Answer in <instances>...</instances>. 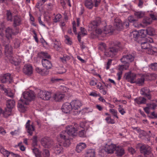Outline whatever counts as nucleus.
Masks as SVG:
<instances>
[{"label":"nucleus","instance_id":"obj_1","mask_svg":"<svg viewBox=\"0 0 157 157\" xmlns=\"http://www.w3.org/2000/svg\"><path fill=\"white\" fill-rule=\"evenodd\" d=\"M81 127V126H78L77 124H75L74 126L68 125L66 127L65 130L59 134L58 138H59L61 140H64L63 144L64 146L67 147L69 145L70 142L69 136H75L76 131Z\"/></svg>","mask_w":157,"mask_h":157},{"label":"nucleus","instance_id":"obj_2","mask_svg":"<svg viewBox=\"0 0 157 157\" xmlns=\"http://www.w3.org/2000/svg\"><path fill=\"white\" fill-rule=\"evenodd\" d=\"M24 99H21L18 102V107L21 112H24L26 110V107L25 105L29 104V102L35 98L34 92L32 90L25 91L23 93Z\"/></svg>","mask_w":157,"mask_h":157},{"label":"nucleus","instance_id":"obj_3","mask_svg":"<svg viewBox=\"0 0 157 157\" xmlns=\"http://www.w3.org/2000/svg\"><path fill=\"white\" fill-rule=\"evenodd\" d=\"M134 57L131 54H127L123 56L121 59V61L123 64L122 65H119L118 66V72L117 74L118 76V80H120L121 78L122 71L126 70L128 68L129 63L132 62L134 59Z\"/></svg>","mask_w":157,"mask_h":157},{"label":"nucleus","instance_id":"obj_4","mask_svg":"<svg viewBox=\"0 0 157 157\" xmlns=\"http://www.w3.org/2000/svg\"><path fill=\"white\" fill-rule=\"evenodd\" d=\"M5 42L3 44L4 47L5 54L9 60V61L12 64L15 66L18 65L20 62V61L16 58L13 55V48L8 40Z\"/></svg>","mask_w":157,"mask_h":157},{"label":"nucleus","instance_id":"obj_5","mask_svg":"<svg viewBox=\"0 0 157 157\" xmlns=\"http://www.w3.org/2000/svg\"><path fill=\"white\" fill-rule=\"evenodd\" d=\"M137 147H139L140 152L144 155L147 156L149 155L151 157L152 155V149L151 147L148 145L142 144H139Z\"/></svg>","mask_w":157,"mask_h":157},{"label":"nucleus","instance_id":"obj_6","mask_svg":"<svg viewBox=\"0 0 157 157\" xmlns=\"http://www.w3.org/2000/svg\"><path fill=\"white\" fill-rule=\"evenodd\" d=\"M121 47L120 43L118 42L114 46L105 51V55L108 57L113 56L118 51L119 48Z\"/></svg>","mask_w":157,"mask_h":157},{"label":"nucleus","instance_id":"obj_7","mask_svg":"<svg viewBox=\"0 0 157 157\" xmlns=\"http://www.w3.org/2000/svg\"><path fill=\"white\" fill-rule=\"evenodd\" d=\"M141 46L142 49L147 50V52L149 54H153L157 52V48L152 47L145 41L141 43Z\"/></svg>","mask_w":157,"mask_h":157},{"label":"nucleus","instance_id":"obj_8","mask_svg":"<svg viewBox=\"0 0 157 157\" xmlns=\"http://www.w3.org/2000/svg\"><path fill=\"white\" fill-rule=\"evenodd\" d=\"M39 97L44 100H48L51 97V93L46 91L40 90L38 93Z\"/></svg>","mask_w":157,"mask_h":157},{"label":"nucleus","instance_id":"obj_9","mask_svg":"<svg viewBox=\"0 0 157 157\" xmlns=\"http://www.w3.org/2000/svg\"><path fill=\"white\" fill-rule=\"evenodd\" d=\"M41 142L42 145L46 148L50 147L53 144L52 141L50 138L48 137L42 138Z\"/></svg>","mask_w":157,"mask_h":157},{"label":"nucleus","instance_id":"obj_10","mask_svg":"<svg viewBox=\"0 0 157 157\" xmlns=\"http://www.w3.org/2000/svg\"><path fill=\"white\" fill-rule=\"evenodd\" d=\"M101 18L99 17L97 18L96 20L91 22L89 25L88 27L91 31H94L96 29L97 26L101 23Z\"/></svg>","mask_w":157,"mask_h":157},{"label":"nucleus","instance_id":"obj_11","mask_svg":"<svg viewBox=\"0 0 157 157\" xmlns=\"http://www.w3.org/2000/svg\"><path fill=\"white\" fill-rule=\"evenodd\" d=\"M125 76L126 79L128 82L132 83H135V79L137 76L136 74L129 72L125 74Z\"/></svg>","mask_w":157,"mask_h":157},{"label":"nucleus","instance_id":"obj_12","mask_svg":"<svg viewBox=\"0 0 157 157\" xmlns=\"http://www.w3.org/2000/svg\"><path fill=\"white\" fill-rule=\"evenodd\" d=\"M30 121L28 120L25 124V128L27 132L30 136H32L33 132L35 130L34 126L33 124H30Z\"/></svg>","mask_w":157,"mask_h":157},{"label":"nucleus","instance_id":"obj_13","mask_svg":"<svg viewBox=\"0 0 157 157\" xmlns=\"http://www.w3.org/2000/svg\"><path fill=\"white\" fill-rule=\"evenodd\" d=\"M116 147V145L108 143L105 144L104 150L108 153H113Z\"/></svg>","mask_w":157,"mask_h":157},{"label":"nucleus","instance_id":"obj_14","mask_svg":"<svg viewBox=\"0 0 157 157\" xmlns=\"http://www.w3.org/2000/svg\"><path fill=\"white\" fill-rule=\"evenodd\" d=\"M72 109V107L71 104L68 102H66L64 103L62 107V111L66 113H69Z\"/></svg>","mask_w":157,"mask_h":157},{"label":"nucleus","instance_id":"obj_15","mask_svg":"<svg viewBox=\"0 0 157 157\" xmlns=\"http://www.w3.org/2000/svg\"><path fill=\"white\" fill-rule=\"evenodd\" d=\"M114 25L116 26V29L117 30H120L123 28H127L128 27L129 23L128 21H127L124 22L122 24L120 22L114 23Z\"/></svg>","mask_w":157,"mask_h":157},{"label":"nucleus","instance_id":"obj_16","mask_svg":"<svg viewBox=\"0 0 157 157\" xmlns=\"http://www.w3.org/2000/svg\"><path fill=\"white\" fill-rule=\"evenodd\" d=\"M53 149L54 152L57 155L62 154L63 151V148L61 143H57Z\"/></svg>","mask_w":157,"mask_h":157},{"label":"nucleus","instance_id":"obj_17","mask_svg":"<svg viewBox=\"0 0 157 157\" xmlns=\"http://www.w3.org/2000/svg\"><path fill=\"white\" fill-rule=\"evenodd\" d=\"M12 80V78L11 77V75L9 73H7L1 78V81L2 82L4 83L9 82H11Z\"/></svg>","mask_w":157,"mask_h":157},{"label":"nucleus","instance_id":"obj_18","mask_svg":"<svg viewBox=\"0 0 157 157\" xmlns=\"http://www.w3.org/2000/svg\"><path fill=\"white\" fill-rule=\"evenodd\" d=\"M150 93V90L147 87L143 88L140 90V94H141L144 96L149 100L151 99Z\"/></svg>","mask_w":157,"mask_h":157},{"label":"nucleus","instance_id":"obj_19","mask_svg":"<svg viewBox=\"0 0 157 157\" xmlns=\"http://www.w3.org/2000/svg\"><path fill=\"white\" fill-rule=\"evenodd\" d=\"M23 71L27 75H31L33 73V70L32 66L30 64L25 65L24 67Z\"/></svg>","mask_w":157,"mask_h":157},{"label":"nucleus","instance_id":"obj_20","mask_svg":"<svg viewBox=\"0 0 157 157\" xmlns=\"http://www.w3.org/2000/svg\"><path fill=\"white\" fill-rule=\"evenodd\" d=\"M13 25L14 27L20 25L21 24V19L20 16L15 15L13 17Z\"/></svg>","mask_w":157,"mask_h":157},{"label":"nucleus","instance_id":"obj_21","mask_svg":"<svg viewBox=\"0 0 157 157\" xmlns=\"http://www.w3.org/2000/svg\"><path fill=\"white\" fill-rule=\"evenodd\" d=\"M41 62L43 66L47 69H50L52 65L51 62L46 59H43L41 60Z\"/></svg>","mask_w":157,"mask_h":157},{"label":"nucleus","instance_id":"obj_22","mask_svg":"<svg viewBox=\"0 0 157 157\" xmlns=\"http://www.w3.org/2000/svg\"><path fill=\"white\" fill-rule=\"evenodd\" d=\"M71 104L73 109H80V107L82 105L81 101L77 100H73L71 102Z\"/></svg>","mask_w":157,"mask_h":157},{"label":"nucleus","instance_id":"obj_23","mask_svg":"<svg viewBox=\"0 0 157 157\" xmlns=\"http://www.w3.org/2000/svg\"><path fill=\"white\" fill-rule=\"evenodd\" d=\"M145 76L144 75H137L136 78L137 79L136 80L135 83L139 85H142L144 81Z\"/></svg>","mask_w":157,"mask_h":157},{"label":"nucleus","instance_id":"obj_24","mask_svg":"<svg viewBox=\"0 0 157 157\" xmlns=\"http://www.w3.org/2000/svg\"><path fill=\"white\" fill-rule=\"evenodd\" d=\"M6 33L7 40H8L9 42L10 39L11 38L12 36L15 34V33L13 32V29L10 27H8L6 29Z\"/></svg>","mask_w":157,"mask_h":157},{"label":"nucleus","instance_id":"obj_25","mask_svg":"<svg viewBox=\"0 0 157 157\" xmlns=\"http://www.w3.org/2000/svg\"><path fill=\"white\" fill-rule=\"evenodd\" d=\"M115 150L116 151L115 154L117 156H121L124 154V150L121 146H116Z\"/></svg>","mask_w":157,"mask_h":157},{"label":"nucleus","instance_id":"obj_26","mask_svg":"<svg viewBox=\"0 0 157 157\" xmlns=\"http://www.w3.org/2000/svg\"><path fill=\"white\" fill-rule=\"evenodd\" d=\"M86 144L83 143H80L76 146V151L78 153L81 152L84 149L86 148Z\"/></svg>","mask_w":157,"mask_h":157},{"label":"nucleus","instance_id":"obj_27","mask_svg":"<svg viewBox=\"0 0 157 157\" xmlns=\"http://www.w3.org/2000/svg\"><path fill=\"white\" fill-rule=\"evenodd\" d=\"M152 23V20L149 17H145L143 20L142 23L141 24L142 26H147L150 25Z\"/></svg>","mask_w":157,"mask_h":157},{"label":"nucleus","instance_id":"obj_28","mask_svg":"<svg viewBox=\"0 0 157 157\" xmlns=\"http://www.w3.org/2000/svg\"><path fill=\"white\" fill-rule=\"evenodd\" d=\"M64 97V95L59 92L55 94L53 98L56 101H60Z\"/></svg>","mask_w":157,"mask_h":157},{"label":"nucleus","instance_id":"obj_29","mask_svg":"<svg viewBox=\"0 0 157 157\" xmlns=\"http://www.w3.org/2000/svg\"><path fill=\"white\" fill-rule=\"evenodd\" d=\"M84 5L88 9H92L94 6V3L92 0H85Z\"/></svg>","mask_w":157,"mask_h":157},{"label":"nucleus","instance_id":"obj_30","mask_svg":"<svg viewBox=\"0 0 157 157\" xmlns=\"http://www.w3.org/2000/svg\"><path fill=\"white\" fill-rule=\"evenodd\" d=\"M15 102L13 100L10 99L7 101L6 105L7 108L11 110L14 108Z\"/></svg>","mask_w":157,"mask_h":157},{"label":"nucleus","instance_id":"obj_31","mask_svg":"<svg viewBox=\"0 0 157 157\" xmlns=\"http://www.w3.org/2000/svg\"><path fill=\"white\" fill-rule=\"evenodd\" d=\"M146 99L144 97H139L134 99L135 102L138 104H144L146 102Z\"/></svg>","mask_w":157,"mask_h":157},{"label":"nucleus","instance_id":"obj_32","mask_svg":"<svg viewBox=\"0 0 157 157\" xmlns=\"http://www.w3.org/2000/svg\"><path fill=\"white\" fill-rule=\"evenodd\" d=\"M53 43L52 44V46L54 48L57 50H59L61 48V43L59 41H57L56 39H54L52 40Z\"/></svg>","mask_w":157,"mask_h":157},{"label":"nucleus","instance_id":"obj_33","mask_svg":"<svg viewBox=\"0 0 157 157\" xmlns=\"http://www.w3.org/2000/svg\"><path fill=\"white\" fill-rule=\"evenodd\" d=\"M95 151L93 149H89L86 151V157H94Z\"/></svg>","mask_w":157,"mask_h":157},{"label":"nucleus","instance_id":"obj_34","mask_svg":"<svg viewBox=\"0 0 157 157\" xmlns=\"http://www.w3.org/2000/svg\"><path fill=\"white\" fill-rule=\"evenodd\" d=\"M38 56L40 58H46L47 59H50L51 58L50 56L47 52H41L38 54Z\"/></svg>","mask_w":157,"mask_h":157},{"label":"nucleus","instance_id":"obj_35","mask_svg":"<svg viewBox=\"0 0 157 157\" xmlns=\"http://www.w3.org/2000/svg\"><path fill=\"white\" fill-rule=\"evenodd\" d=\"M112 27L111 25H109L105 26L103 30V32L105 34H107L112 32Z\"/></svg>","mask_w":157,"mask_h":157},{"label":"nucleus","instance_id":"obj_36","mask_svg":"<svg viewBox=\"0 0 157 157\" xmlns=\"http://www.w3.org/2000/svg\"><path fill=\"white\" fill-rule=\"evenodd\" d=\"M139 35V33L137 31H132L131 33V36L134 38L135 41H136Z\"/></svg>","mask_w":157,"mask_h":157},{"label":"nucleus","instance_id":"obj_37","mask_svg":"<svg viewBox=\"0 0 157 157\" xmlns=\"http://www.w3.org/2000/svg\"><path fill=\"white\" fill-rule=\"evenodd\" d=\"M11 110L7 109H6L5 111H3L2 113V115L4 117L7 118L11 114Z\"/></svg>","mask_w":157,"mask_h":157},{"label":"nucleus","instance_id":"obj_38","mask_svg":"<svg viewBox=\"0 0 157 157\" xmlns=\"http://www.w3.org/2000/svg\"><path fill=\"white\" fill-rule=\"evenodd\" d=\"M50 152L48 150L45 149L43 150L42 154H40V157H49Z\"/></svg>","mask_w":157,"mask_h":157},{"label":"nucleus","instance_id":"obj_39","mask_svg":"<svg viewBox=\"0 0 157 157\" xmlns=\"http://www.w3.org/2000/svg\"><path fill=\"white\" fill-rule=\"evenodd\" d=\"M7 19L8 21H13V17L12 13L9 10H7L6 12Z\"/></svg>","mask_w":157,"mask_h":157},{"label":"nucleus","instance_id":"obj_40","mask_svg":"<svg viewBox=\"0 0 157 157\" xmlns=\"http://www.w3.org/2000/svg\"><path fill=\"white\" fill-rule=\"evenodd\" d=\"M147 34L150 36L153 35L155 33V30L151 27H148L146 29Z\"/></svg>","mask_w":157,"mask_h":157},{"label":"nucleus","instance_id":"obj_41","mask_svg":"<svg viewBox=\"0 0 157 157\" xmlns=\"http://www.w3.org/2000/svg\"><path fill=\"white\" fill-rule=\"evenodd\" d=\"M5 157H8L9 155H10V153L11 152H10L8 151L5 150L4 148L0 151Z\"/></svg>","mask_w":157,"mask_h":157},{"label":"nucleus","instance_id":"obj_42","mask_svg":"<svg viewBox=\"0 0 157 157\" xmlns=\"http://www.w3.org/2000/svg\"><path fill=\"white\" fill-rule=\"evenodd\" d=\"M134 15L137 18H140L144 16V13L141 11L135 12L134 13Z\"/></svg>","mask_w":157,"mask_h":157},{"label":"nucleus","instance_id":"obj_43","mask_svg":"<svg viewBox=\"0 0 157 157\" xmlns=\"http://www.w3.org/2000/svg\"><path fill=\"white\" fill-rule=\"evenodd\" d=\"M139 33V35L140 36L142 37H145L147 34V31L146 30L141 29L140 30Z\"/></svg>","mask_w":157,"mask_h":157},{"label":"nucleus","instance_id":"obj_44","mask_svg":"<svg viewBox=\"0 0 157 157\" xmlns=\"http://www.w3.org/2000/svg\"><path fill=\"white\" fill-rule=\"evenodd\" d=\"M109 112L112 114L117 118H118V117L117 116V111L114 109H110L109 110Z\"/></svg>","mask_w":157,"mask_h":157},{"label":"nucleus","instance_id":"obj_45","mask_svg":"<svg viewBox=\"0 0 157 157\" xmlns=\"http://www.w3.org/2000/svg\"><path fill=\"white\" fill-rule=\"evenodd\" d=\"M62 17L61 15L60 14H58L55 17V18L53 19V21L55 23H56L59 21L60 19Z\"/></svg>","mask_w":157,"mask_h":157},{"label":"nucleus","instance_id":"obj_46","mask_svg":"<svg viewBox=\"0 0 157 157\" xmlns=\"http://www.w3.org/2000/svg\"><path fill=\"white\" fill-rule=\"evenodd\" d=\"M72 113L73 114L75 115H77L79 114L81 110L80 109H73V108H72Z\"/></svg>","mask_w":157,"mask_h":157},{"label":"nucleus","instance_id":"obj_47","mask_svg":"<svg viewBox=\"0 0 157 157\" xmlns=\"http://www.w3.org/2000/svg\"><path fill=\"white\" fill-rule=\"evenodd\" d=\"M118 106V110L119 112L122 115H124L126 112L122 108V106L121 105H119Z\"/></svg>","mask_w":157,"mask_h":157},{"label":"nucleus","instance_id":"obj_48","mask_svg":"<svg viewBox=\"0 0 157 157\" xmlns=\"http://www.w3.org/2000/svg\"><path fill=\"white\" fill-rule=\"evenodd\" d=\"M51 17L49 15L45 16L44 17V21L49 25L50 24Z\"/></svg>","mask_w":157,"mask_h":157},{"label":"nucleus","instance_id":"obj_49","mask_svg":"<svg viewBox=\"0 0 157 157\" xmlns=\"http://www.w3.org/2000/svg\"><path fill=\"white\" fill-rule=\"evenodd\" d=\"M78 135L80 137H85L86 136V132L84 130H82L79 131Z\"/></svg>","mask_w":157,"mask_h":157},{"label":"nucleus","instance_id":"obj_50","mask_svg":"<svg viewBox=\"0 0 157 157\" xmlns=\"http://www.w3.org/2000/svg\"><path fill=\"white\" fill-rule=\"evenodd\" d=\"M154 71H157V63L152 64L150 67Z\"/></svg>","mask_w":157,"mask_h":157},{"label":"nucleus","instance_id":"obj_51","mask_svg":"<svg viewBox=\"0 0 157 157\" xmlns=\"http://www.w3.org/2000/svg\"><path fill=\"white\" fill-rule=\"evenodd\" d=\"M147 106L150 109H154L156 107V105L154 103H152L147 105Z\"/></svg>","mask_w":157,"mask_h":157},{"label":"nucleus","instance_id":"obj_52","mask_svg":"<svg viewBox=\"0 0 157 157\" xmlns=\"http://www.w3.org/2000/svg\"><path fill=\"white\" fill-rule=\"evenodd\" d=\"M101 0H94L93 3L94 6L95 7H98L100 4L101 2Z\"/></svg>","mask_w":157,"mask_h":157},{"label":"nucleus","instance_id":"obj_53","mask_svg":"<svg viewBox=\"0 0 157 157\" xmlns=\"http://www.w3.org/2000/svg\"><path fill=\"white\" fill-rule=\"evenodd\" d=\"M69 57L67 56H63V57L60 58L61 60L63 62H66L67 60L69 59Z\"/></svg>","mask_w":157,"mask_h":157},{"label":"nucleus","instance_id":"obj_54","mask_svg":"<svg viewBox=\"0 0 157 157\" xmlns=\"http://www.w3.org/2000/svg\"><path fill=\"white\" fill-rule=\"evenodd\" d=\"M65 37L66 40V43L68 44L71 45L72 44V42L70 40V37L67 35H65Z\"/></svg>","mask_w":157,"mask_h":157},{"label":"nucleus","instance_id":"obj_55","mask_svg":"<svg viewBox=\"0 0 157 157\" xmlns=\"http://www.w3.org/2000/svg\"><path fill=\"white\" fill-rule=\"evenodd\" d=\"M148 117L151 119L157 118V114H155L154 112H152L151 113V115H150Z\"/></svg>","mask_w":157,"mask_h":157},{"label":"nucleus","instance_id":"obj_56","mask_svg":"<svg viewBox=\"0 0 157 157\" xmlns=\"http://www.w3.org/2000/svg\"><path fill=\"white\" fill-rule=\"evenodd\" d=\"M107 123L109 124H113L114 122L112 121V119L110 117H107L105 119Z\"/></svg>","mask_w":157,"mask_h":157},{"label":"nucleus","instance_id":"obj_57","mask_svg":"<svg viewBox=\"0 0 157 157\" xmlns=\"http://www.w3.org/2000/svg\"><path fill=\"white\" fill-rule=\"evenodd\" d=\"M128 20L131 23L134 22H136L137 21L136 19H134L133 17L132 16L128 17Z\"/></svg>","mask_w":157,"mask_h":157},{"label":"nucleus","instance_id":"obj_58","mask_svg":"<svg viewBox=\"0 0 157 157\" xmlns=\"http://www.w3.org/2000/svg\"><path fill=\"white\" fill-rule=\"evenodd\" d=\"M5 93H6V94L8 96L11 98H12L13 96V94L9 90H7V91L5 92Z\"/></svg>","mask_w":157,"mask_h":157},{"label":"nucleus","instance_id":"obj_59","mask_svg":"<svg viewBox=\"0 0 157 157\" xmlns=\"http://www.w3.org/2000/svg\"><path fill=\"white\" fill-rule=\"evenodd\" d=\"M22 143L21 142L18 144V145L19 146L20 149L22 151H24L25 150V147L23 145H22Z\"/></svg>","mask_w":157,"mask_h":157},{"label":"nucleus","instance_id":"obj_60","mask_svg":"<svg viewBox=\"0 0 157 157\" xmlns=\"http://www.w3.org/2000/svg\"><path fill=\"white\" fill-rule=\"evenodd\" d=\"M37 137L36 136H35L33 137V143L34 145H36L37 144Z\"/></svg>","mask_w":157,"mask_h":157},{"label":"nucleus","instance_id":"obj_61","mask_svg":"<svg viewBox=\"0 0 157 157\" xmlns=\"http://www.w3.org/2000/svg\"><path fill=\"white\" fill-rule=\"evenodd\" d=\"M112 60L111 59H109L108 60V62L106 64V69L108 70L110 68V66Z\"/></svg>","mask_w":157,"mask_h":157},{"label":"nucleus","instance_id":"obj_62","mask_svg":"<svg viewBox=\"0 0 157 157\" xmlns=\"http://www.w3.org/2000/svg\"><path fill=\"white\" fill-rule=\"evenodd\" d=\"M145 41L146 42L149 43H153V40L152 38H151V37H148L146 39V40Z\"/></svg>","mask_w":157,"mask_h":157},{"label":"nucleus","instance_id":"obj_63","mask_svg":"<svg viewBox=\"0 0 157 157\" xmlns=\"http://www.w3.org/2000/svg\"><path fill=\"white\" fill-rule=\"evenodd\" d=\"M150 18L152 20H156L157 19V17L153 14H150Z\"/></svg>","mask_w":157,"mask_h":157},{"label":"nucleus","instance_id":"obj_64","mask_svg":"<svg viewBox=\"0 0 157 157\" xmlns=\"http://www.w3.org/2000/svg\"><path fill=\"white\" fill-rule=\"evenodd\" d=\"M0 89L3 90L5 93L7 91V89L4 87L3 85L2 84H0Z\"/></svg>","mask_w":157,"mask_h":157}]
</instances>
